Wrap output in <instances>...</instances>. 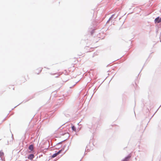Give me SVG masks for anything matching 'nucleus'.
I'll return each mask as SVG.
<instances>
[{"label": "nucleus", "instance_id": "f03ea898", "mask_svg": "<svg viewBox=\"0 0 161 161\" xmlns=\"http://www.w3.org/2000/svg\"><path fill=\"white\" fill-rule=\"evenodd\" d=\"M155 23H159L161 22V17L159 18V17H158L155 19Z\"/></svg>", "mask_w": 161, "mask_h": 161}, {"label": "nucleus", "instance_id": "39448f33", "mask_svg": "<svg viewBox=\"0 0 161 161\" xmlns=\"http://www.w3.org/2000/svg\"><path fill=\"white\" fill-rule=\"evenodd\" d=\"M29 149L31 151H32L33 149V145H30L29 147Z\"/></svg>", "mask_w": 161, "mask_h": 161}, {"label": "nucleus", "instance_id": "7ed1b4c3", "mask_svg": "<svg viewBox=\"0 0 161 161\" xmlns=\"http://www.w3.org/2000/svg\"><path fill=\"white\" fill-rule=\"evenodd\" d=\"M34 155L33 154H31L29 155L28 157V158L30 160H32L34 158Z\"/></svg>", "mask_w": 161, "mask_h": 161}, {"label": "nucleus", "instance_id": "f257e3e1", "mask_svg": "<svg viewBox=\"0 0 161 161\" xmlns=\"http://www.w3.org/2000/svg\"><path fill=\"white\" fill-rule=\"evenodd\" d=\"M64 150V148H63L61 150H60L59 151H58L57 153L53 154L52 155V157L53 158H54L56 157L62 151Z\"/></svg>", "mask_w": 161, "mask_h": 161}, {"label": "nucleus", "instance_id": "423d86ee", "mask_svg": "<svg viewBox=\"0 0 161 161\" xmlns=\"http://www.w3.org/2000/svg\"><path fill=\"white\" fill-rule=\"evenodd\" d=\"M72 130L75 131H76V128H75V127L74 126H73L72 127Z\"/></svg>", "mask_w": 161, "mask_h": 161}, {"label": "nucleus", "instance_id": "0eeeda50", "mask_svg": "<svg viewBox=\"0 0 161 161\" xmlns=\"http://www.w3.org/2000/svg\"><path fill=\"white\" fill-rule=\"evenodd\" d=\"M3 152H0V156L2 157L3 155Z\"/></svg>", "mask_w": 161, "mask_h": 161}, {"label": "nucleus", "instance_id": "20e7f679", "mask_svg": "<svg viewBox=\"0 0 161 161\" xmlns=\"http://www.w3.org/2000/svg\"><path fill=\"white\" fill-rule=\"evenodd\" d=\"M130 156H129L126 157L125 159H124L122 161H127L130 158Z\"/></svg>", "mask_w": 161, "mask_h": 161}]
</instances>
